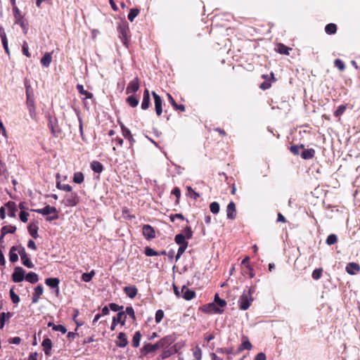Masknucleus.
Here are the masks:
<instances>
[{
    "instance_id": "obj_25",
    "label": "nucleus",
    "mask_w": 360,
    "mask_h": 360,
    "mask_svg": "<svg viewBox=\"0 0 360 360\" xmlns=\"http://www.w3.org/2000/svg\"><path fill=\"white\" fill-rule=\"evenodd\" d=\"M52 60V52H46L41 59V63L44 67L48 68Z\"/></svg>"
},
{
    "instance_id": "obj_32",
    "label": "nucleus",
    "mask_w": 360,
    "mask_h": 360,
    "mask_svg": "<svg viewBox=\"0 0 360 360\" xmlns=\"http://www.w3.org/2000/svg\"><path fill=\"white\" fill-rule=\"evenodd\" d=\"M174 241L176 244L179 245H188V242L186 240L185 236L184 233H178L174 237Z\"/></svg>"
},
{
    "instance_id": "obj_64",
    "label": "nucleus",
    "mask_w": 360,
    "mask_h": 360,
    "mask_svg": "<svg viewBox=\"0 0 360 360\" xmlns=\"http://www.w3.org/2000/svg\"><path fill=\"white\" fill-rule=\"evenodd\" d=\"M55 331H60L61 333L65 334L67 332L66 328L63 325H56L54 326Z\"/></svg>"
},
{
    "instance_id": "obj_26",
    "label": "nucleus",
    "mask_w": 360,
    "mask_h": 360,
    "mask_svg": "<svg viewBox=\"0 0 360 360\" xmlns=\"http://www.w3.org/2000/svg\"><path fill=\"white\" fill-rule=\"evenodd\" d=\"M315 155V150L313 148L303 149L301 153V157L304 160H309L314 158Z\"/></svg>"
},
{
    "instance_id": "obj_22",
    "label": "nucleus",
    "mask_w": 360,
    "mask_h": 360,
    "mask_svg": "<svg viewBox=\"0 0 360 360\" xmlns=\"http://www.w3.org/2000/svg\"><path fill=\"white\" fill-rule=\"evenodd\" d=\"M128 30V27L126 25H119L117 27V31L119 32L120 37L122 39V41L124 44H125L127 41Z\"/></svg>"
},
{
    "instance_id": "obj_30",
    "label": "nucleus",
    "mask_w": 360,
    "mask_h": 360,
    "mask_svg": "<svg viewBox=\"0 0 360 360\" xmlns=\"http://www.w3.org/2000/svg\"><path fill=\"white\" fill-rule=\"evenodd\" d=\"M13 316L11 312H1L0 314V329H3L5 326L6 320L9 319Z\"/></svg>"
},
{
    "instance_id": "obj_29",
    "label": "nucleus",
    "mask_w": 360,
    "mask_h": 360,
    "mask_svg": "<svg viewBox=\"0 0 360 360\" xmlns=\"http://www.w3.org/2000/svg\"><path fill=\"white\" fill-rule=\"evenodd\" d=\"M91 168L96 173H101L103 170V165L98 161H93L91 162Z\"/></svg>"
},
{
    "instance_id": "obj_20",
    "label": "nucleus",
    "mask_w": 360,
    "mask_h": 360,
    "mask_svg": "<svg viewBox=\"0 0 360 360\" xmlns=\"http://www.w3.org/2000/svg\"><path fill=\"white\" fill-rule=\"evenodd\" d=\"M125 294L131 299L134 298L138 292V289L135 285L125 286L123 289Z\"/></svg>"
},
{
    "instance_id": "obj_17",
    "label": "nucleus",
    "mask_w": 360,
    "mask_h": 360,
    "mask_svg": "<svg viewBox=\"0 0 360 360\" xmlns=\"http://www.w3.org/2000/svg\"><path fill=\"white\" fill-rule=\"evenodd\" d=\"M150 105V93L148 89H146L143 95V100L141 102V108L143 110H147Z\"/></svg>"
},
{
    "instance_id": "obj_2",
    "label": "nucleus",
    "mask_w": 360,
    "mask_h": 360,
    "mask_svg": "<svg viewBox=\"0 0 360 360\" xmlns=\"http://www.w3.org/2000/svg\"><path fill=\"white\" fill-rule=\"evenodd\" d=\"M31 211L35 212L37 213L41 214L44 216L53 214L52 216L48 217L46 218V220L49 221H51L53 220H56L59 217L58 212L56 210V208L55 207H52L49 205H46L42 209H32Z\"/></svg>"
},
{
    "instance_id": "obj_7",
    "label": "nucleus",
    "mask_w": 360,
    "mask_h": 360,
    "mask_svg": "<svg viewBox=\"0 0 360 360\" xmlns=\"http://www.w3.org/2000/svg\"><path fill=\"white\" fill-rule=\"evenodd\" d=\"M19 255L20 256L22 264L25 266H26L27 268H30V269H32L34 267V264L29 259L25 248H20L19 249Z\"/></svg>"
},
{
    "instance_id": "obj_34",
    "label": "nucleus",
    "mask_w": 360,
    "mask_h": 360,
    "mask_svg": "<svg viewBox=\"0 0 360 360\" xmlns=\"http://www.w3.org/2000/svg\"><path fill=\"white\" fill-rule=\"evenodd\" d=\"M127 103L132 108H135L139 104V99L134 95H131L127 98Z\"/></svg>"
},
{
    "instance_id": "obj_6",
    "label": "nucleus",
    "mask_w": 360,
    "mask_h": 360,
    "mask_svg": "<svg viewBox=\"0 0 360 360\" xmlns=\"http://www.w3.org/2000/svg\"><path fill=\"white\" fill-rule=\"evenodd\" d=\"M25 271L20 266H15L11 278L14 283H20L25 279Z\"/></svg>"
},
{
    "instance_id": "obj_60",
    "label": "nucleus",
    "mask_w": 360,
    "mask_h": 360,
    "mask_svg": "<svg viewBox=\"0 0 360 360\" xmlns=\"http://www.w3.org/2000/svg\"><path fill=\"white\" fill-rule=\"evenodd\" d=\"M187 191L190 193L191 197L193 198V199L196 200L198 198L200 197L199 193L194 191L191 186H187Z\"/></svg>"
},
{
    "instance_id": "obj_18",
    "label": "nucleus",
    "mask_w": 360,
    "mask_h": 360,
    "mask_svg": "<svg viewBox=\"0 0 360 360\" xmlns=\"http://www.w3.org/2000/svg\"><path fill=\"white\" fill-rule=\"evenodd\" d=\"M181 292L182 293L183 298L185 299L186 300H191L195 295V291L190 290L186 285H184L182 287Z\"/></svg>"
},
{
    "instance_id": "obj_12",
    "label": "nucleus",
    "mask_w": 360,
    "mask_h": 360,
    "mask_svg": "<svg viewBox=\"0 0 360 360\" xmlns=\"http://www.w3.org/2000/svg\"><path fill=\"white\" fill-rule=\"evenodd\" d=\"M45 283L51 288H53V289L56 288V295H58V293H59V286L58 285L60 283L59 278H47L45 280Z\"/></svg>"
},
{
    "instance_id": "obj_57",
    "label": "nucleus",
    "mask_w": 360,
    "mask_h": 360,
    "mask_svg": "<svg viewBox=\"0 0 360 360\" xmlns=\"http://www.w3.org/2000/svg\"><path fill=\"white\" fill-rule=\"evenodd\" d=\"M164 317V311L162 309H158L155 313V321L156 323H160Z\"/></svg>"
},
{
    "instance_id": "obj_56",
    "label": "nucleus",
    "mask_w": 360,
    "mask_h": 360,
    "mask_svg": "<svg viewBox=\"0 0 360 360\" xmlns=\"http://www.w3.org/2000/svg\"><path fill=\"white\" fill-rule=\"evenodd\" d=\"M334 65L341 71H343L345 69V63L340 59H335L334 61Z\"/></svg>"
},
{
    "instance_id": "obj_45",
    "label": "nucleus",
    "mask_w": 360,
    "mask_h": 360,
    "mask_svg": "<svg viewBox=\"0 0 360 360\" xmlns=\"http://www.w3.org/2000/svg\"><path fill=\"white\" fill-rule=\"evenodd\" d=\"M144 253L148 257L159 255V253L157 251L154 250L153 248L148 246L145 248Z\"/></svg>"
},
{
    "instance_id": "obj_51",
    "label": "nucleus",
    "mask_w": 360,
    "mask_h": 360,
    "mask_svg": "<svg viewBox=\"0 0 360 360\" xmlns=\"http://www.w3.org/2000/svg\"><path fill=\"white\" fill-rule=\"evenodd\" d=\"M323 269L321 268L316 269L312 272V278L314 280H319L322 276Z\"/></svg>"
},
{
    "instance_id": "obj_19",
    "label": "nucleus",
    "mask_w": 360,
    "mask_h": 360,
    "mask_svg": "<svg viewBox=\"0 0 360 360\" xmlns=\"http://www.w3.org/2000/svg\"><path fill=\"white\" fill-rule=\"evenodd\" d=\"M44 288L41 285H38L34 288V291L32 295V303H37L40 296L43 294Z\"/></svg>"
},
{
    "instance_id": "obj_35",
    "label": "nucleus",
    "mask_w": 360,
    "mask_h": 360,
    "mask_svg": "<svg viewBox=\"0 0 360 360\" xmlns=\"http://www.w3.org/2000/svg\"><path fill=\"white\" fill-rule=\"evenodd\" d=\"M214 302L221 309L226 305V302L224 299H221L217 293L214 295Z\"/></svg>"
},
{
    "instance_id": "obj_59",
    "label": "nucleus",
    "mask_w": 360,
    "mask_h": 360,
    "mask_svg": "<svg viewBox=\"0 0 360 360\" xmlns=\"http://www.w3.org/2000/svg\"><path fill=\"white\" fill-rule=\"evenodd\" d=\"M29 216V214L25 211H21L19 214V217L21 221L23 223H26L28 220L27 217Z\"/></svg>"
},
{
    "instance_id": "obj_53",
    "label": "nucleus",
    "mask_w": 360,
    "mask_h": 360,
    "mask_svg": "<svg viewBox=\"0 0 360 360\" xmlns=\"http://www.w3.org/2000/svg\"><path fill=\"white\" fill-rule=\"evenodd\" d=\"M186 239H191L193 236V231L190 226H186L184 230L183 233Z\"/></svg>"
},
{
    "instance_id": "obj_23",
    "label": "nucleus",
    "mask_w": 360,
    "mask_h": 360,
    "mask_svg": "<svg viewBox=\"0 0 360 360\" xmlns=\"http://www.w3.org/2000/svg\"><path fill=\"white\" fill-rule=\"evenodd\" d=\"M360 271V266L357 263L350 262L346 266V271L350 275H355Z\"/></svg>"
},
{
    "instance_id": "obj_44",
    "label": "nucleus",
    "mask_w": 360,
    "mask_h": 360,
    "mask_svg": "<svg viewBox=\"0 0 360 360\" xmlns=\"http://www.w3.org/2000/svg\"><path fill=\"white\" fill-rule=\"evenodd\" d=\"M290 50V49H289L288 47H287L286 46H285L283 44H279L278 45V52L281 54L289 55Z\"/></svg>"
},
{
    "instance_id": "obj_42",
    "label": "nucleus",
    "mask_w": 360,
    "mask_h": 360,
    "mask_svg": "<svg viewBox=\"0 0 360 360\" xmlns=\"http://www.w3.org/2000/svg\"><path fill=\"white\" fill-rule=\"evenodd\" d=\"M95 275V272L94 270L91 271L88 273H84L82 275V280L84 282H89L92 279L93 276Z\"/></svg>"
},
{
    "instance_id": "obj_14",
    "label": "nucleus",
    "mask_w": 360,
    "mask_h": 360,
    "mask_svg": "<svg viewBox=\"0 0 360 360\" xmlns=\"http://www.w3.org/2000/svg\"><path fill=\"white\" fill-rule=\"evenodd\" d=\"M117 339L118 340L115 342V344L118 347L124 348L129 344L126 334L123 332L118 333Z\"/></svg>"
},
{
    "instance_id": "obj_27",
    "label": "nucleus",
    "mask_w": 360,
    "mask_h": 360,
    "mask_svg": "<svg viewBox=\"0 0 360 360\" xmlns=\"http://www.w3.org/2000/svg\"><path fill=\"white\" fill-rule=\"evenodd\" d=\"M27 229H28V232L30 234V236L36 239L39 237V235H38V226L36 224H30L28 227H27Z\"/></svg>"
},
{
    "instance_id": "obj_33",
    "label": "nucleus",
    "mask_w": 360,
    "mask_h": 360,
    "mask_svg": "<svg viewBox=\"0 0 360 360\" xmlns=\"http://www.w3.org/2000/svg\"><path fill=\"white\" fill-rule=\"evenodd\" d=\"M141 333L140 331H136L134 334L133 339H132V345L134 347H138L140 345V340L141 338Z\"/></svg>"
},
{
    "instance_id": "obj_31",
    "label": "nucleus",
    "mask_w": 360,
    "mask_h": 360,
    "mask_svg": "<svg viewBox=\"0 0 360 360\" xmlns=\"http://www.w3.org/2000/svg\"><path fill=\"white\" fill-rule=\"evenodd\" d=\"M167 96H168L169 102L171 103L172 105L173 106V108L175 110H179L181 112L185 111V106L184 105L177 104L176 102L174 101V99L170 94H168Z\"/></svg>"
},
{
    "instance_id": "obj_58",
    "label": "nucleus",
    "mask_w": 360,
    "mask_h": 360,
    "mask_svg": "<svg viewBox=\"0 0 360 360\" xmlns=\"http://www.w3.org/2000/svg\"><path fill=\"white\" fill-rule=\"evenodd\" d=\"M8 228V226H4L1 229V236H0V245H1L2 248H4V246L2 245V244L4 243V236H6V229H7Z\"/></svg>"
},
{
    "instance_id": "obj_28",
    "label": "nucleus",
    "mask_w": 360,
    "mask_h": 360,
    "mask_svg": "<svg viewBox=\"0 0 360 360\" xmlns=\"http://www.w3.org/2000/svg\"><path fill=\"white\" fill-rule=\"evenodd\" d=\"M25 279L30 283H36L39 281V276L36 273L31 271L25 275Z\"/></svg>"
},
{
    "instance_id": "obj_4",
    "label": "nucleus",
    "mask_w": 360,
    "mask_h": 360,
    "mask_svg": "<svg viewBox=\"0 0 360 360\" xmlns=\"http://www.w3.org/2000/svg\"><path fill=\"white\" fill-rule=\"evenodd\" d=\"M13 16L15 18V24L19 25L25 34L27 33V27L25 20H24L23 15L21 14L20 11L18 8H15L13 11Z\"/></svg>"
},
{
    "instance_id": "obj_62",
    "label": "nucleus",
    "mask_w": 360,
    "mask_h": 360,
    "mask_svg": "<svg viewBox=\"0 0 360 360\" xmlns=\"http://www.w3.org/2000/svg\"><path fill=\"white\" fill-rule=\"evenodd\" d=\"M193 356L195 358L194 360H201L202 351L198 347H197L196 350L193 352Z\"/></svg>"
},
{
    "instance_id": "obj_8",
    "label": "nucleus",
    "mask_w": 360,
    "mask_h": 360,
    "mask_svg": "<svg viewBox=\"0 0 360 360\" xmlns=\"http://www.w3.org/2000/svg\"><path fill=\"white\" fill-rule=\"evenodd\" d=\"M79 202V198L76 193H71L65 195L64 204L65 206L73 207Z\"/></svg>"
},
{
    "instance_id": "obj_49",
    "label": "nucleus",
    "mask_w": 360,
    "mask_h": 360,
    "mask_svg": "<svg viewBox=\"0 0 360 360\" xmlns=\"http://www.w3.org/2000/svg\"><path fill=\"white\" fill-rule=\"evenodd\" d=\"M347 107L345 105H340L338 109L334 112V116L336 117H340L345 111Z\"/></svg>"
},
{
    "instance_id": "obj_52",
    "label": "nucleus",
    "mask_w": 360,
    "mask_h": 360,
    "mask_svg": "<svg viewBox=\"0 0 360 360\" xmlns=\"http://www.w3.org/2000/svg\"><path fill=\"white\" fill-rule=\"evenodd\" d=\"M9 293L12 302L15 304H18L20 302V297L17 294L14 292L13 288L10 290Z\"/></svg>"
},
{
    "instance_id": "obj_3",
    "label": "nucleus",
    "mask_w": 360,
    "mask_h": 360,
    "mask_svg": "<svg viewBox=\"0 0 360 360\" xmlns=\"http://www.w3.org/2000/svg\"><path fill=\"white\" fill-rule=\"evenodd\" d=\"M253 301L252 296L247 294L246 290H244L238 300L239 308L241 310H247L251 305Z\"/></svg>"
},
{
    "instance_id": "obj_24",
    "label": "nucleus",
    "mask_w": 360,
    "mask_h": 360,
    "mask_svg": "<svg viewBox=\"0 0 360 360\" xmlns=\"http://www.w3.org/2000/svg\"><path fill=\"white\" fill-rule=\"evenodd\" d=\"M43 349L46 355L49 356L51 354V350L52 348V342L49 338H45L41 343Z\"/></svg>"
},
{
    "instance_id": "obj_55",
    "label": "nucleus",
    "mask_w": 360,
    "mask_h": 360,
    "mask_svg": "<svg viewBox=\"0 0 360 360\" xmlns=\"http://www.w3.org/2000/svg\"><path fill=\"white\" fill-rule=\"evenodd\" d=\"M172 194H173L174 195L176 196V204H179V199H180V197H181V191L179 189V188L178 187H174L173 188V190L172 191Z\"/></svg>"
},
{
    "instance_id": "obj_15",
    "label": "nucleus",
    "mask_w": 360,
    "mask_h": 360,
    "mask_svg": "<svg viewBox=\"0 0 360 360\" xmlns=\"http://www.w3.org/2000/svg\"><path fill=\"white\" fill-rule=\"evenodd\" d=\"M226 214L229 219H234L236 217V204L233 201H231L227 205Z\"/></svg>"
},
{
    "instance_id": "obj_50",
    "label": "nucleus",
    "mask_w": 360,
    "mask_h": 360,
    "mask_svg": "<svg viewBox=\"0 0 360 360\" xmlns=\"http://www.w3.org/2000/svg\"><path fill=\"white\" fill-rule=\"evenodd\" d=\"M300 149H304V145H302V144H301L300 146L293 145V146H291L290 148V152L295 155L300 154Z\"/></svg>"
},
{
    "instance_id": "obj_37",
    "label": "nucleus",
    "mask_w": 360,
    "mask_h": 360,
    "mask_svg": "<svg viewBox=\"0 0 360 360\" xmlns=\"http://www.w3.org/2000/svg\"><path fill=\"white\" fill-rule=\"evenodd\" d=\"M325 32L328 34H333L337 32V26L334 23H329L325 27Z\"/></svg>"
},
{
    "instance_id": "obj_61",
    "label": "nucleus",
    "mask_w": 360,
    "mask_h": 360,
    "mask_svg": "<svg viewBox=\"0 0 360 360\" xmlns=\"http://www.w3.org/2000/svg\"><path fill=\"white\" fill-rule=\"evenodd\" d=\"M217 352L224 354L226 353L227 354H231L233 353V349L232 348H217Z\"/></svg>"
},
{
    "instance_id": "obj_9",
    "label": "nucleus",
    "mask_w": 360,
    "mask_h": 360,
    "mask_svg": "<svg viewBox=\"0 0 360 360\" xmlns=\"http://www.w3.org/2000/svg\"><path fill=\"white\" fill-rule=\"evenodd\" d=\"M142 233L147 240H152L155 238V231L150 225L145 224L142 228Z\"/></svg>"
},
{
    "instance_id": "obj_40",
    "label": "nucleus",
    "mask_w": 360,
    "mask_h": 360,
    "mask_svg": "<svg viewBox=\"0 0 360 360\" xmlns=\"http://www.w3.org/2000/svg\"><path fill=\"white\" fill-rule=\"evenodd\" d=\"M252 348V344L249 341L248 338H246L245 340H244L242 344L238 347V351L241 352L244 349H248L250 350Z\"/></svg>"
},
{
    "instance_id": "obj_46",
    "label": "nucleus",
    "mask_w": 360,
    "mask_h": 360,
    "mask_svg": "<svg viewBox=\"0 0 360 360\" xmlns=\"http://www.w3.org/2000/svg\"><path fill=\"white\" fill-rule=\"evenodd\" d=\"M109 308L112 311H117L120 312V311H124L123 309H124V306L122 305H119L116 303H110L109 304Z\"/></svg>"
},
{
    "instance_id": "obj_13",
    "label": "nucleus",
    "mask_w": 360,
    "mask_h": 360,
    "mask_svg": "<svg viewBox=\"0 0 360 360\" xmlns=\"http://www.w3.org/2000/svg\"><path fill=\"white\" fill-rule=\"evenodd\" d=\"M139 89V83L138 77H135L133 80H131L127 85L126 93L127 94L135 93Z\"/></svg>"
},
{
    "instance_id": "obj_38",
    "label": "nucleus",
    "mask_w": 360,
    "mask_h": 360,
    "mask_svg": "<svg viewBox=\"0 0 360 360\" xmlns=\"http://www.w3.org/2000/svg\"><path fill=\"white\" fill-rule=\"evenodd\" d=\"M84 176L82 172H75L74 174L73 181L75 183L80 184L84 181Z\"/></svg>"
},
{
    "instance_id": "obj_1",
    "label": "nucleus",
    "mask_w": 360,
    "mask_h": 360,
    "mask_svg": "<svg viewBox=\"0 0 360 360\" xmlns=\"http://www.w3.org/2000/svg\"><path fill=\"white\" fill-rule=\"evenodd\" d=\"M174 340L172 335H167L160 339L155 344L146 343L140 349L141 356H146L150 353H153L161 348H167Z\"/></svg>"
},
{
    "instance_id": "obj_48",
    "label": "nucleus",
    "mask_w": 360,
    "mask_h": 360,
    "mask_svg": "<svg viewBox=\"0 0 360 360\" xmlns=\"http://www.w3.org/2000/svg\"><path fill=\"white\" fill-rule=\"evenodd\" d=\"M124 311L125 312L126 316L128 315L133 320L136 319L135 312L134 308L131 306L127 307L125 311Z\"/></svg>"
},
{
    "instance_id": "obj_54",
    "label": "nucleus",
    "mask_w": 360,
    "mask_h": 360,
    "mask_svg": "<svg viewBox=\"0 0 360 360\" xmlns=\"http://www.w3.org/2000/svg\"><path fill=\"white\" fill-rule=\"evenodd\" d=\"M188 247V245H179V248L177 251V254L176 255V261H177L181 256V255L185 252Z\"/></svg>"
},
{
    "instance_id": "obj_16",
    "label": "nucleus",
    "mask_w": 360,
    "mask_h": 360,
    "mask_svg": "<svg viewBox=\"0 0 360 360\" xmlns=\"http://www.w3.org/2000/svg\"><path fill=\"white\" fill-rule=\"evenodd\" d=\"M121 129L123 136L129 141L130 146H131L135 143V139L133 138L131 131L123 124H121Z\"/></svg>"
},
{
    "instance_id": "obj_63",
    "label": "nucleus",
    "mask_w": 360,
    "mask_h": 360,
    "mask_svg": "<svg viewBox=\"0 0 360 360\" xmlns=\"http://www.w3.org/2000/svg\"><path fill=\"white\" fill-rule=\"evenodd\" d=\"M22 51L24 55H25L27 57H30L31 54L28 51V45L26 41H24L22 47Z\"/></svg>"
},
{
    "instance_id": "obj_10",
    "label": "nucleus",
    "mask_w": 360,
    "mask_h": 360,
    "mask_svg": "<svg viewBox=\"0 0 360 360\" xmlns=\"http://www.w3.org/2000/svg\"><path fill=\"white\" fill-rule=\"evenodd\" d=\"M152 95L154 98L156 114L157 115L160 116L162 112V100L161 97L156 94L155 91H152Z\"/></svg>"
},
{
    "instance_id": "obj_11",
    "label": "nucleus",
    "mask_w": 360,
    "mask_h": 360,
    "mask_svg": "<svg viewBox=\"0 0 360 360\" xmlns=\"http://www.w3.org/2000/svg\"><path fill=\"white\" fill-rule=\"evenodd\" d=\"M205 312L208 314H222L224 310L220 309L214 302L205 306Z\"/></svg>"
},
{
    "instance_id": "obj_47",
    "label": "nucleus",
    "mask_w": 360,
    "mask_h": 360,
    "mask_svg": "<svg viewBox=\"0 0 360 360\" xmlns=\"http://www.w3.org/2000/svg\"><path fill=\"white\" fill-rule=\"evenodd\" d=\"M210 211L213 214H216L219 213V209H220V206H219V204L217 202H212L210 205Z\"/></svg>"
},
{
    "instance_id": "obj_43",
    "label": "nucleus",
    "mask_w": 360,
    "mask_h": 360,
    "mask_svg": "<svg viewBox=\"0 0 360 360\" xmlns=\"http://www.w3.org/2000/svg\"><path fill=\"white\" fill-rule=\"evenodd\" d=\"M338 242V236L335 234L331 233L326 238V243L328 245H334Z\"/></svg>"
},
{
    "instance_id": "obj_5",
    "label": "nucleus",
    "mask_w": 360,
    "mask_h": 360,
    "mask_svg": "<svg viewBox=\"0 0 360 360\" xmlns=\"http://www.w3.org/2000/svg\"><path fill=\"white\" fill-rule=\"evenodd\" d=\"M127 316L124 311H120L116 316L112 317V323L110 326V330L112 331L115 330L116 326L120 323L122 326L125 325Z\"/></svg>"
},
{
    "instance_id": "obj_21",
    "label": "nucleus",
    "mask_w": 360,
    "mask_h": 360,
    "mask_svg": "<svg viewBox=\"0 0 360 360\" xmlns=\"http://www.w3.org/2000/svg\"><path fill=\"white\" fill-rule=\"evenodd\" d=\"M5 206L8 209V214L11 217H15V213L18 210L16 204L13 201H8L5 204Z\"/></svg>"
},
{
    "instance_id": "obj_41",
    "label": "nucleus",
    "mask_w": 360,
    "mask_h": 360,
    "mask_svg": "<svg viewBox=\"0 0 360 360\" xmlns=\"http://www.w3.org/2000/svg\"><path fill=\"white\" fill-rule=\"evenodd\" d=\"M139 13V10L138 8H131L129 11V13L127 15L128 20L130 22H133L134 18L138 15Z\"/></svg>"
},
{
    "instance_id": "obj_39",
    "label": "nucleus",
    "mask_w": 360,
    "mask_h": 360,
    "mask_svg": "<svg viewBox=\"0 0 360 360\" xmlns=\"http://www.w3.org/2000/svg\"><path fill=\"white\" fill-rule=\"evenodd\" d=\"M56 187L57 188L66 192H71L72 189L71 186L69 184H62L60 181H57Z\"/></svg>"
},
{
    "instance_id": "obj_36",
    "label": "nucleus",
    "mask_w": 360,
    "mask_h": 360,
    "mask_svg": "<svg viewBox=\"0 0 360 360\" xmlns=\"http://www.w3.org/2000/svg\"><path fill=\"white\" fill-rule=\"evenodd\" d=\"M77 89L78 90L80 94L84 95L86 98H91L93 96V94L91 92L84 90V86L82 84H77Z\"/></svg>"
}]
</instances>
